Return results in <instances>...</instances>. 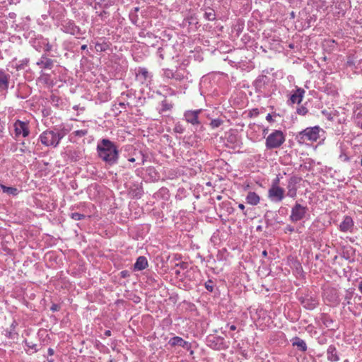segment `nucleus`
I'll list each match as a JSON object with an SVG mask.
<instances>
[{"label":"nucleus","mask_w":362,"mask_h":362,"mask_svg":"<svg viewBox=\"0 0 362 362\" xmlns=\"http://www.w3.org/2000/svg\"><path fill=\"white\" fill-rule=\"evenodd\" d=\"M47 352L49 356H53L54 354V349L52 348H49Z\"/></svg>","instance_id":"40"},{"label":"nucleus","mask_w":362,"mask_h":362,"mask_svg":"<svg viewBox=\"0 0 362 362\" xmlns=\"http://www.w3.org/2000/svg\"><path fill=\"white\" fill-rule=\"evenodd\" d=\"M230 329L232 330V331H234L236 329V326L234 325H232L230 326Z\"/></svg>","instance_id":"44"},{"label":"nucleus","mask_w":362,"mask_h":362,"mask_svg":"<svg viewBox=\"0 0 362 362\" xmlns=\"http://www.w3.org/2000/svg\"><path fill=\"white\" fill-rule=\"evenodd\" d=\"M50 309L52 311H57L58 310V305L56 304H53Z\"/></svg>","instance_id":"39"},{"label":"nucleus","mask_w":362,"mask_h":362,"mask_svg":"<svg viewBox=\"0 0 362 362\" xmlns=\"http://www.w3.org/2000/svg\"><path fill=\"white\" fill-rule=\"evenodd\" d=\"M129 161L132 162V163H134L135 161V158H131L129 159Z\"/></svg>","instance_id":"47"},{"label":"nucleus","mask_w":362,"mask_h":362,"mask_svg":"<svg viewBox=\"0 0 362 362\" xmlns=\"http://www.w3.org/2000/svg\"><path fill=\"white\" fill-rule=\"evenodd\" d=\"M98 158L109 165H114L117 163L119 153L116 144L108 139H102L96 147Z\"/></svg>","instance_id":"1"},{"label":"nucleus","mask_w":362,"mask_h":362,"mask_svg":"<svg viewBox=\"0 0 362 362\" xmlns=\"http://www.w3.org/2000/svg\"><path fill=\"white\" fill-rule=\"evenodd\" d=\"M220 124H221V121L220 120H217V119L212 120L211 122V125L214 128L219 127Z\"/></svg>","instance_id":"34"},{"label":"nucleus","mask_w":362,"mask_h":362,"mask_svg":"<svg viewBox=\"0 0 362 362\" xmlns=\"http://www.w3.org/2000/svg\"><path fill=\"white\" fill-rule=\"evenodd\" d=\"M136 78L140 83L147 85L151 81L152 76L146 68H139L136 74Z\"/></svg>","instance_id":"11"},{"label":"nucleus","mask_w":362,"mask_h":362,"mask_svg":"<svg viewBox=\"0 0 362 362\" xmlns=\"http://www.w3.org/2000/svg\"><path fill=\"white\" fill-rule=\"evenodd\" d=\"M0 188L3 192L8 194L16 195L18 192L17 188L13 187H7L1 184H0Z\"/></svg>","instance_id":"22"},{"label":"nucleus","mask_w":362,"mask_h":362,"mask_svg":"<svg viewBox=\"0 0 362 362\" xmlns=\"http://www.w3.org/2000/svg\"><path fill=\"white\" fill-rule=\"evenodd\" d=\"M206 288L209 291H213V286L208 284H206Z\"/></svg>","instance_id":"41"},{"label":"nucleus","mask_w":362,"mask_h":362,"mask_svg":"<svg viewBox=\"0 0 362 362\" xmlns=\"http://www.w3.org/2000/svg\"><path fill=\"white\" fill-rule=\"evenodd\" d=\"M266 132H267V129H264L263 132L265 133Z\"/></svg>","instance_id":"54"},{"label":"nucleus","mask_w":362,"mask_h":362,"mask_svg":"<svg viewBox=\"0 0 362 362\" xmlns=\"http://www.w3.org/2000/svg\"><path fill=\"white\" fill-rule=\"evenodd\" d=\"M308 207L301 205L300 204L296 203L291 209L290 219L292 222H298L303 219L308 212Z\"/></svg>","instance_id":"6"},{"label":"nucleus","mask_w":362,"mask_h":362,"mask_svg":"<svg viewBox=\"0 0 362 362\" xmlns=\"http://www.w3.org/2000/svg\"><path fill=\"white\" fill-rule=\"evenodd\" d=\"M54 60L48 58L46 54H42L36 64L42 69H52L54 66Z\"/></svg>","instance_id":"12"},{"label":"nucleus","mask_w":362,"mask_h":362,"mask_svg":"<svg viewBox=\"0 0 362 362\" xmlns=\"http://www.w3.org/2000/svg\"><path fill=\"white\" fill-rule=\"evenodd\" d=\"M327 359L332 362L339 361L336 348L334 346H329L327 351Z\"/></svg>","instance_id":"19"},{"label":"nucleus","mask_w":362,"mask_h":362,"mask_svg":"<svg viewBox=\"0 0 362 362\" xmlns=\"http://www.w3.org/2000/svg\"><path fill=\"white\" fill-rule=\"evenodd\" d=\"M119 105L122 107H124L125 106V103H119Z\"/></svg>","instance_id":"48"},{"label":"nucleus","mask_w":362,"mask_h":362,"mask_svg":"<svg viewBox=\"0 0 362 362\" xmlns=\"http://www.w3.org/2000/svg\"><path fill=\"white\" fill-rule=\"evenodd\" d=\"M279 179L276 178L268 191V197L273 202H280L284 198V189L279 185Z\"/></svg>","instance_id":"5"},{"label":"nucleus","mask_w":362,"mask_h":362,"mask_svg":"<svg viewBox=\"0 0 362 362\" xmlns=\"http://www.w3.org/2000/svg\"><path fill=\"white\" fill-rule=\"evenodd\" d=\"M160 57L162 59H163V54H160Z\"/></svg>","instance_id":"52"},{"label":"nucleus","mask_w":362,"mask_h":362,"mask_svg":"<svg viewBox=\"0 0 362 362\" xmlns=\"http://www.w3.org/2000/svg\"><path fill=\"white\" fill-rule=\"evenodd\" d=\"M175 273H176L177 274H179L180 272H179L178 270H176V271H175Z\"/></svg>","instance_id":"51"},{"label":"nucleus","mask_w":362,"mask_h":362,"mask_svg":"<svg viewBox=\"0 0 362 362\" xmlns=\"http://www.w3.org/2000/svg\"><path fill=\"white\" fill-rule=\"evenodd\" d=\"M98 6H99V8L105 9L109 7V5L105 3H98V4H95V7H94L95 9H97Z\"/></svg>","instance_id":"31"},{"label":"nucleus","mask_w":362,"mask_h":362,"mask_svg":"<svg viewBox=\"0 0 362 362\" xmlns=\"http://www.w3.org/2000/svg\"><path fill=\"white\" fill-rule=\"evenodd\" d=\"M358 289L361 291V293H362V281L359 283Z\"/></svg>","instance_id":"45"},{"label":"nucleus","mask_w":362,"mask_h":362,"mask_svg":"<svg viewBox=\"0 0 362 362\" xmlns=\"http://www.w3.org/2000/svg\"><path fill=\"white\" fill-rule=\"evenodd\" d=\"M185 351V356H191L192 358H194V356H192L194 354V350L192 349V344L182 341V354Z\"/></svg>","instance_id":"21"},{"label":"nucleus","mask_w":362,"mask_h":362,"mask_svg":"<svg viewBox=\"0 0 362 362\" xmlns=\"http://www.w3.org/2000/svg\"><path fill=\"white\" fill-rule=\"evenodd\" d=\"M266 119L269 122H272L273 121V119H272V116L271 114H268L266 117Z\"/></svg>","instance_id":"37"},{"label":"nucleus","mask_w":362,"mask_h":362,"mask_svg":"<svg viewBox=\"0 0 362 362\" xmlns=\"http://www.w3.org/2000/svg\"><path fill=\"white\" fill-rule=\"evenodd\" d=\"M259 115V110L257 109H252L250 112V115L251 117H257V115Z\"/></svg>","instance_id":"35"},{"label":"nucleus","mask_w":362,"mask_h":362,"mask_svg":"<svg viewBox=\"0 0 362 362\" xmlns=\"http://www.w3.org/2000/svg\"><path fill=\"white\" fill-rule=\"evenodd\" d=\"M201 110H197L194 111H187L185 113V120L188 123H191L193 125H198L199 124V121L198 119V115L201 112Z\"/></svg>","instance_id":"14"},{"label":"nucleus","mask_w":362,"mask_h":362,"mask_svg":"<svg viewBox=\"0 0 362 362\" xmlns=\"http://www.w3.org/2000/svg\"><path fill=\"white\" fill-rule=\"evenodd\" d=\"M361 165H362V158H361Z\"/></svg>","instance_id":"55"},{"label":"nucleus","mask_w":362,"mask_h":362,"mask_svg":"<svg viewBox=\"0 0 362 362\" xmlns=\"http://www.w3.org/2000/svg\"><path fill=\"white\" fill-rule=\"evenodd\" d=\"M95 48L97 52H103L105 50V48L103 47V45L100 43H96Z\"/></svg>","instance_id":"32"},{"label":"nucleus","mask_w":362,"mask_h":362,"mask_svg":"<svg viewBox=\"0 0 362 362\" xmlns=\"http://www.w3.org/2000/svg\"><path fill=\"white\" fill-rule=\"evenodd\" d=\"M111 331L110 330H106L104 333L105 336V337H110L111 336Z\"/></svg>","instance_id":"42"},{"label":"nucleus","mask_w":362,"mask_h":362,"mask_svg":"<svg viewBox=\"0 0 362 362\" xmlns=\"http://www.w3.org/2000/svg\"><path fill=\"white\" fill-rule=\"evenodd\" d=\"M63 137L64 134L60 131L47 130L40 135L39 139L45 146L56 147Z\"/></svg>","instance_id":"2"},{"label":"nucleus","mask_w":362,"mask_h":362,"mask_svg":"<svg viewBox=\"0 0 362 362\" xmlns=\"http://www.w3.org/2000/svg\"><path fill=\"white\" fill-rule=\"evenodd\" d=\"M164 76L168 78H172L175 76V74L174 73L173 70L170 69H166L164 70Z\"/></svg>","instance_id":"25"},{"label":"nucleus","mask_w":362,"mask_h":362,"mask_svg":"<svg viewBox=\"0 0 362 362\" xmlns=\"http://www.w3.org/2000/svg\"><path fill=\"white\" fill-rule=\"evenodd\" d=\"M205 15L206 16L207 19L209 21L215 19V14L213 10H211L209 12H206Z\"/></svg>","instance_id":"29"},{"label":"nucleus","mask_w":362,"mask_h":362,"mask_svg":"<svg viewBox=\"0 0 362 362\" xmlns=\"http://www.w3.org/2000/svg\"><path fill=\"white\" fill-rule=\"evenodd\" d=\"M303 303H304V307H305L306 308L310 309V310L315 308L317 304V301L315 300H311L310 303H307L305 301H304Z\"/></svg>","instance_id":"26"},{"label":"nucleus","mask_w":362,"mask_h":362,"mask_svg":"<svg viewBox=\"0 0 362 362\" xmlns=\"http://www.w3.org/2000/svg\"><path fill=\"white\" fill-rule=\"evenodd\" d=\"M293 346H296L299 350L302 351H305L307 350V345L305 342L298 337H295L293 339Z\"/></svg>","instance_id":"20"},{"label":"nucleus","mask_w":362,"mask_h":362,"mask_svg":"<svg viewBox=\"0 0 362 362\" xmlns=\"http://www.w3.org/2000/svg\"><path fill=\"white\" fill-rule=\"evenodd\" d=\"M81 49L82 50H85V49H87V45H83L81 46Z\"/></svg>","instance_id":"46"},{"label":"nucleus","mask_w":362,"mask_h":362,"mask_svg":"<svg viewBox=\"0 0 362 362\" xmlns=\"http://www.w3.org/2000/svg\"><path fill=\"white\" fill-rule=\"evenodd\" d=\"M305 94V90L303 88H298L291 95L290 100L291 103H300Z\"/></svg>","instance_id":"16"},{"label":"nucleus","mask_w":362,"mask_h":362,"mask_svg":"<svg viewBox=\"0 0 362 362\" xmlns=\"http://www.w3.org/2000/svg\"><path fill=\"white\" fill-rule=\"evenodd\" d=\"M10 75L0 69V92L7 91L9 86Z\"/></svg>","instance_id":"13"},{"label":"nucleus","mask_w":362,"mask_h":362,"mask_svg":"<svg viewBox=\"0 0 362 362\" xmlns=\"http://www.w3.org/2000/svg\"><path fill=\"white\" fill-rule=\"evenodd\" d=\"M249 187H250V185L247 184V185L245 186L244 189L247 190Z\"/></svg>","instance_id":"50"},{"label":"nucleus","mask_w":362,"mask_h":362,"mask_svg":"<svg viewBox=\"0 0 362 362\" xmlns=\"http://www.w3.org/2000/svg\"><path fill=\"white\" fill-rule=\"evenodd\" d=\"M286 137L281 130H274L266 138L265 146L267 149L279 148L285 142Z\"/></svg>","instance_id":"4"},{"label":"nucleus","mask_w":362,"mask_h":362,"mask_svg":"<svg viewBox=\"0 0 362 362\" xmlns=\"http://www.w3.org/2000/svg\"><path fill=\"white\" fill-rule=\"evenodd\" d=\"M354 225L352 218L350 216H346L339 225L340 230L346 232L350 230Z\"/></svg>","instance_id":"18"},{"label":"nucleus","mask_w":362,"mask_h":362,"mask_svg":"<svg viewBox=\"0 0 362 362\" xmlns=\"http://www.w3.org/2000/svg\"><path fill=\"white\" fill-rule=\"evenodd\" d=\"M70 217L75 220V221H80V220H83L85 218L86 216L84 214H80V213H77V212H75V213H71L70 214Z\"/></svg>","instance_id":"23"},{"label":"nucleus","mask_w":362,"mask_h":362,"mask_svg":"<svg viewBox=\"0 0 362 362\" xmlns=\"http://www.w3.org/2000/svg\"><path fill=\"white\" fill-rule=\"evenodd\" d=\"M25 344L26 345L31 349H33L34 350V352H37V349L36 348L37 345L35 344H30L29 342L28 341H25Z\"/></svg>","instance_id":"33"},{"label":"nucleus","mask_w":362,"mask_h":362,"mask_svg":"<svg viewBox=\"0 0 362 362\" xmlns=\"http://www.w3.org/2000/svg\"><path fill=\"white\" fill-rule=\"evenodd\" d=\"M267 251H266V250H264V251L262 252V255H263V256H267Z\"/></svg>","instance_id":"49"},{"label":"nucleus","mask_w":362,"mask_h":362,"mask_svg":"<svg viewBox=\"0 0 362 362\" xmlns=\"http://www.w3.org/2000/svg\"><path fill=\"white\" fill-rule=\"evenodd\" d=\"M246 202L247 204L256 206L260 202V197L255 192H249L247 195L246 196Z\"/></svg>","instance_id":"17"},{"label":"nucleus","mask_w":362,"mask_h":362,"mask_svg":"<svg viewBox=\"0 0 362 362\" xmlns=\"http://www.w3.org/2000/svg\"><path fill=\"white\" fill-rule=\"evenodd\" d=\"M61 30L63 32L72 35H79L83 34L81 28L72 21H64L62 24Z\"/></svg>","instance_id":"8"},{"label":"nucleus","mask_w":362,"mask_h":362,"mask_svg":"<svg viewBox=\"0 0 362 362\" xmlns=\"http://www.w3.org/2000/svg\"><path fill=\"white\" fill-rule=\"evenodd\" d=\"M308 112V109L305 107L301 106L297 108V113L300 115H305Z\"/></svg>","instance_id":"28"},{"label":"nucleus","mask_w":362,"mask_h":362,"mask_svg":"<svg viewBox=\"0 0 362 362\" xmlns=\"http://www.w3.org/2000/svg\"><path fill=\"white\" fill-rule=\"evenodd\" d=\"M49 362H53V361L52 360V361H49Z\"/></svg>","instance_id":"56"},{"label":"nucleus","mask_w":362,"mask_h":362,"mask_svg":"<svg viewBox=\"0 0 362 362\" xmlns=\"http://www.w3.org/2000/svg\"><path fill=\"white\" fill-rule=\"evenodd\" d=\"M129 276V272L127 270H123L120 272V276L122 278H127Z\"/></svg>","instance_id":"36"},{"label":"nucleus","mask_w":362,"mask_h":362,"mask_svg":"<svg viewBox=\"0 0 362 362\" xmlns=\"http://www.w3.org/2000/svg\"><path fill=\"white\" fill-rule=\"evenodd\" d=\"M180 343H181V337H175L170 339L168 342V344L172 346L178 345V344H180Z\"/></svg>","instance_id":"24"},{"label":"nucleus","mask_w":362,"mask_h":362,"mask_svg":"<svg viewBox=\"0 0 362 362\" xmlns=\"http://www.w3.org/2000/svg\"><path fill=\"white\" fill-rule=\"evenodd\" d=\"M34 43V47L37 50L43 48L45 52H49L53 48V45L49 43V40L43 37L42 35L36 37Z\"/></svg>","instance_id":"10"},{"label":"nucleus","mask_w":362,"mask_h":362,"mask_svg":"<svg viewBox=\"0 0 362 362\" xmlns=\"http://www.w3.org/2000/svg\"><path fill=\"white\" fill-rule=\"evenodd\" d=\"M148 260L144 256H139L134 264V271H142L148 267Z\"/></svg>","instance_id":"15"},{"label":"nucleus","mask_w":362,"mask_h":362,"mask_svg":"<svg viewBox=\"0 0 362 362\" xmlns=\"http://www.w3.org/2000/svg\"><path fill=\"white\" fill-rule=\"evenodd\" d=\"M238 208H239L240 209H241L242 211H244V209H245V205H244L243 204H238Z\"/></svg>","instance_id":"43"},{"label":"nucleus","mask_w":362,"mask_h":362,"mask_svg":"<svg viewBox=\"0 0 362 362\" xmlns=\"http://www.w3.org/2000/svg\"><path fill=\"white\" fill-rule=\"evenodd\" d=\"M320 128L318 126L308 127L300 132L296 139L300 144H304L306 141H316L320 138Z\"/></svg>","instance_id":"3"},{"label":"nucleus","mask_w":362,"mask_h":362,"mask_svg":"<svg viewBox=\"0 0 362 362\" xmlns=\"http://www.w3.org/2000/svg\"><path fill=\"white\" fill-rule=\"evenodd\" d=\"M51 100H52V103H55V102L57 103L58 100H59V98L57 96H55V95H52L51 97Z\"/></svg>","instance_id":"38"},{"label":"nucleus","mask_w":362,"mask_h":362,"mask_svg":"<svg viewBox=\"0 0 362 362\" xmlns=\"http://www.w3.org/2000/svg\"><path fill=\"white\" fill-rule=\"evenodd\" d=\"M13 127L16 138L20 136H22L23 137L28 136L30 129L28 122L18 119L14 122Z\"/></svg>","instance_id":"7"},{"label":"nucleus","mask_w":362,"mask_h":362,"mask_svg":"<svg viewBox=\"0 0 362 362\" xmlns=\"http://www.w3.org/2000/svg\"><path fill=\"white\" fill-rule=\"evenodd\" d=\"M95 13L98 16H100L102 19L105 18L107 16V15H108V13L106 11H105V10H103L102 11H100V12L96 11Z\"/></svg>","instance_id":"30"},{"label":"nucleus","mask_w":362,"mask_h":362,"mask_svg":"<svg viewBox=\"0 0 362 362\" xmlns=\"http://www.w3.org/2000/svg\"><path fill=\"white\" fill-rule=\"evenodd\" d=\"M301 178L293 176L291 177L288 182L287 185V196L291 198H295L297 195L298 187L297 185L300 183Z\"/></svg>","instance_id":"9"},{"label":"nucleus","mask_w":362,"mask_h":362,"mask_svg":"<svg viewBox=\"0 0 362 362\" xmlns=\"http://www.w3.org/2000/svg\"><path fill=\"white\" fill-rule=\"evenodd\" d=\"M109 362H115L112 359H110Z\"/></svg>","instance_id":"53"},{"label":"nucleus","mask_w":362,"mask_h":362,"mask_svg":"<svg viewBox=\"0 0 362 362\" xmlns=\"http://www.w3.org/2000/svg\"><path fill=\"white\" fill-rule=\"evenodd\" d=\"M74 134L77 136L82 137V136H86L88 134V130L87 129L77 130V131H75L74 132Z\"/></svg>","instance_id":"27"}]
</instances>
